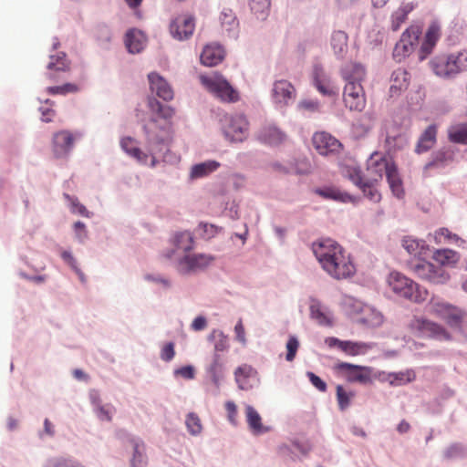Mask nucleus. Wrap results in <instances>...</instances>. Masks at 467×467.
I'll return each instance as SVG.
<instances>
[{
  "instance_id": "f257e3e1",
  "label": "nucleus",
  "mask_w": 467,
  "mask_h": 467,
  "mask_svg": "<svg viewBox=\"0 0 467 467\" xmlns=\"http://www.w3.org/2000/svg\"><path fill=\"white\" fill-rule=\"evenodd\" d=\"M148 107L151 113L156 114L143 126L146 141L150 148V154L143 152L138 146L135 139L124 137L120 140L121 149L130 157L142 164L148 162L150 158V166L154 167L157 159L154 156L156 151H161L167 148L173 139V129L171 119L174 109L170 106L162 105L159 100L150 98L148 100Z\"/></svg>"
},
{
  "instance_id": "f03ea898",
  "label": "nucleus",
  "mask_w": 467,
  "mask_h": 467,
  "mask_svg": "<svg viewBox=\"0 0 467 467\" xmlns=\"http://www.w3.org/2000/svg\"><path fill=\"white\" fill-rule=\"evenodd\" d=\"M313 252L322 269L336 280L353 276L356 267L350 255L336 241L321 239L312 245Z\"/></svg>"
},
{
  "instance_id": "7ed1b4c3",
  "label": "nucleus",
  "mask_w": 467,
  "mask_h": 467,
  "mask_svg": "<svg viewBox=\"0 0 467 467\" xmlns=\"http://www.w3.org/2000/svg\"><path fill=\"white\" fill-rule=\"evenodd\" d=\"M388 284L397 296L415 304L425 302L429 296V292L425 287L399 272L389 274Z\"/></svg>"
},
{
  "instance_id": "20e7f679",
  "label": "nucleus",
  "mask_w": 467,
  "mask_h": 467,
  "mask_svg": "<svg viewBox=\"0 0 467 467\" xmlns=\"http://www.w3.org/2000/svg\"><path fill=\"white\" fill-rule=\"evenodd\" d=\"M430 66L438 77L453 78L460 72L467 70V51L437 56L431 60Z\"/></svg>"
},
{
  "instance_id": "39448f33",
  "label": "nucleus",
  "mask_w": 467,
  "mask_h": 467,
  "mask_svg": "<svg viewBox=\"0 0 467 467\" xmlns=\"http://www.w3.org/2000/svg\"><path fill=\"white\" fill-rule=\"evenodd\" d=\"M428 313L443 320L451 327H460L465 313L460 307L436 296H432L427 306Z\"/></svg>"
},
{
  "instance_id": "423d86ee",
  "label": "nucleus",
  "mask_w": 467,
  "mask_h": 467,
  "mask_svg": "<svg viewBox=\"0 0 467 467\" xmlns=\"http://www.w3.org/2000/svg\"><path fill=\"white\" fill-rule=\"evenodd\" d=\"M409 330L420 337H428L440 340H450L451 335L441 324L424 317L413 316L408 323Z\"/></svg>"
},
{
  "instance_id": "0eeeda50",
  "label": "nucleus",
  "mask_w": 467,
  "mask_h": 467,
  "mask_svg": "<svg viewBox=\"0 0 467 467\" xmlns=\"http://www.w3.org/2000/svg\"><path fill=\"white\" fill-rule=\"evenodd\" d=\"M202 84L222 101L235 102L239 99L238 92L219 73L211 76H200Z\"/></svg>"
},
{
  "instance_id": "6e6552de",
  "label": "nucleus",
  "mask_w": 467,
  "mask_h": 467,
  "mask_svg": "<svg viewBox=\"0 0 467 467\" xmlns=\"http://www.w3.org/2000/svg\"><path fill=\"white\" fill-rule=\"evenodd\" d=\"M414 259L410 263L411 271L419 277L435 285H443L450 279V275L441 266L422 259Z\"/></svg>"
},
{
  "instance_id": "1a4fd4ad",
  "label": "nucleus",
  "mask_w": 467,
  "mask_h": 467,
  "mask_svg": "<svg viewBox=\"0 0 467 467\" xmlns=\"http://www.w3.org/2000/svg\"><path fill=\"white\" fill-rule=\"evenodd\" d=\"M215 257L209 254H188L176 257V269L180 274L188 275L205 270L213 265Z\"/></svg>"
},
{
  "instance_id": "9d476101",
  "label": "nucleus",
  "mask_w": 467,
  "mask_h": 467,
  "mask_svg": "<svg viewBox=\"0 0 467 467\" xmlns=\"http://www.w3.org/2000/svg\"><path fill=\"white\" fill-rule=\"evenodd\" d=\"M334 370L349 383L369 384L372 382V369L369 367L338 362Z\"/></svg>"
},
{
  "instance_id": "9b49d317",
  "label": "nucleus",
  "mask_w": 467,
  "mask_h": 467,
  "mask_svg": "<svg viewBox=\"0 0 467 467\" xmlns=\"http://www.w3.org/2000/svg\"><path fill=\"white\" fill-rule=\"evenodd\" d=\"M421 28L419 26L412 25L407 28L401 35L400 41L396 44L393 50V57L398 61H401L410 56L418 45Z\"/></svg>"
},
{
  "instance_id": "f8f14e48",
  "label": "nucleus",
  "mask_w": 467,
  "mask_h": 467,
  "mask_svg": "<svg viewBox=\"0 0 467 467\" xmlns=\"http://www.w3.org/2000/svg\"><path fill=\"white\" fill-rule=\"evenodd\" d=\"M249 123L243 115L225 117L223 130L225 138L232 142L244 141L248 134Z\"/></svg>"
},
{
  "instance_id": "ddd939ff",
  "label": "nucleus",
  "mask_w": 467,
  "mask_h": 467,
  "mask_svg": "<svg viewBox=\"0 0 467 467\" xmlns=\"http://www.w3.org/2000/svg\"><path fill=\"white\" fill-rule=\"evenodd\" d=\"M343 101L346 108L350 111L361 112L367 104L362 84L358 82L346 83L343 91Z\"/></svg>"
},
{
  "instance_id": "4468645a",
  "label": "nucleus",
  "mask_w": 467,
  "mask_h": 467,
  "mask_svg": "<svg viewBox=\"0 0 467 467\" xmlns=\"http://www.w3.org/2000/svg\"><path fill=\"white\" fill-rule=\"evenodd\" d=\"M395 166L394 162L379 152H374L367 161L368 176L371 182H378Z\"/></svg>"
},
{
  "instance_id": "2eb2a0df",
  "label": "nucleus",
  "mask_w": 467,
  "mask_h": 467,
  "mask_svg": "<svg viewBox=\"0 0 467 467\" xmlns=\"http://www.w3.org/2000/svg\"><path fill=\"white\" fill-rule=\"evenodd\" d=\"M173 248L169 249L163 253V257L171 260L176 264V257H182L183 254H188L193 249V237L189 232L176 233L171 240Z\"/></svg>"
},
{
  "instance_id": "dca6fc26",
  "label": "nucleus",
  "mask_w": 467,
  "mask_h": 467,
  "mask_svg": "<svg viewBox=\"0 0 467 467\" xmlns=\"http://www.w3.org/2000/svg\"><path fill=\"white\" fill-rule=\"evenodd\" d=\"M195 29V20L188 14L177 16L170 24V33L173 38L182 41L190 38Z\"/></svg>"
},
{
  "instance_id": "f3484780",
  "label": "nucleus",
  "mask_w": 467,
  "mask_h": 467,
  "mask_svg": "<svg viewBox=\"0 0 467 467\" xmlns=\"http://www.w3.org/2000/svg\"><path fill=\"white\" fill-rule=\"evenodd\" d=\"M312 142L317 151L324 156L339 152L342 146L338 140L326 131L316 132Z\"/></svg>"
},
{
  "instance_id": "a211bd4d",
  "label": "nucleus",
  "mask_w": 467,
  "mask_h": 467,
  "mask_svg": "<svg viewBox=\"0 0 467 467\" xmlns=\"http://www.w3.org/2000/svg\"><path fill=\"white\" fill-rule=\"evenodd\" d=\"M234 375L238 388L242 390H249L259 382L257 370L246 363L238 366Z\"/></svg>"
},
{
  "instance_id": "6ab92c4d",
  "label": "nucleus",
  "mask_w": 467,
  "mask_h": 467,
  "mask_svg": "<svg viewBox=\"0 0 467 467\" xmlns=\"http://www.w3.org/2000/svg\"><path fill=\"white\" fill-rule=\"evenodd\" d=\"M326 344L329 348H337L348 356H359L366 354L370 348V345L364 342H354L350 340H340L330 337L326 338Z\"/></svg>"
},
{
  "instance_id": "aec40b11",
  "label": "nucleus",
  "mask_w": 467,
  "mask_h": 467,
  "mask_svg": "<svg viewBox=\"0 0 467 467\" xmlns=\"http://www.w3.org/2000/svg\"><path fill=\"white\" fill-rule=\"evenodd\" d=\"M441 36V25L436 21L431 22L425 33L424 39L419 50V57L420 60L425 59L433 51Z\"/></svg>"
},
{
  "instance_id": "412c9836",
  "label": "nucleus",
  "mask_w": 467,
  "mask_h": 467,
  "mask_svg": "<svg viewBox=\"0 0 467 467\" xmlns=\"http://www.w3.org/2000/svg\"><path fill=\"white\" fill-rule=\"evenodd\" d=\"M74 144V137L67 130L57 131L53 135L52 151L56 158L66 157Z\"/></svg>"
},
{
  "instance_id": "4be33fe9",
  "label": "nucleus",
  "mask_w": 467,
  "mask_h": 467,
  "mask_svg": "<svg viewBox=\"0 0 467 467\" xmlns=\"http://www.w3.org/2000/svg\"><path fill=\"white\" fill-rule=\"evenodd\" d=\"M148 79L150 90L156 93L159 98L166 101L173 99L174 93L171 87L161 75L151 72L148 75Z\"/></svg>"
},
{
  "instance_id": "5701e85b",
  "label": "nucleus",
  "mask_w": 467,
  "mask_h": 467,
  "mask_svg": "<svg viewBox=\"0 0 467 467\" xmlns=\"http://www.w3.org/2000/svg\"><path fill=\"white\" fill-rule=\"evenodd\" d=\"M225 52L220 45H207L201 54V62L204 66L213 67L221 63L224 58Z\"/></svg>"
},
{
  "instance_id": "b1692460",
  "label": "nucleus",
  "mask_w": 467,
  "mask_h": 467,
  "mask_svg": "<svg viewBox=\"0 0 467 467\" xmlns=\"http://www.w3.org/2000/svg\"><path fill=\"white\" fill-rule=\"evenodd\" d=\"M295 94V88L286 80L275 81L273 88V99L275 103L286 105Z\"/></svg>"
},
{
  "instance_id": "393cba45",
  "label": "nucleus",
  "mask_w": 467,
  "mask_h": 467,
  "mask_svg": "<svg viewBox=\"0 0 467 467\" xmlns=\"http://www.w3.org/2000/svg\"><path fill=\"white\" fill-rule=\"evenodd\" d=\"M224 360L221 354L213 353L210 363L206 367V372L212 382L218 388L223 378Z\"/></svg>"
},
{
  "instance_id": "a878e982",
  "label": "nucleus",
  "mask_w": 467,
  "mask_h": 467,
  "mask_svg": "<svg viewBox=\"0 0 467 467\" xmlns=\"http://www.w3.org/2000/svg\"><path fill=\"white\" fill-rule=\"evenodd\" d=\"M285 134L273 125L264 126L258 133V139L269 145H279L285 140Z\"/></svg>"
},
{
  "instance_id": "bb28decb",
  "label": "nucleus",
  "mask_w": 467,
  "mask_h": 467,
  "mask_svg": "<svg viewBox=\"0 0 467 467\" xmlns=\"http://www.w3.org/2000/svg\"><path fill=\"white\" fill-rule=\"evenodd\" d=\"M402 246L410 254L413 255L415 259L424 257L429 252V246L426 244L425 241L418 240L411 236L403 238Z\"/></svg>"
},
{
  "instance_id": "cd10ccee",
  "label": "nucleus",
  "mask_w": 467,
  "mask_h": 467,
  "mask_svg": "<svg viewBox=\"0 0 467 467\" xmlns=\"http://www.w3.org/2000/svg\"><path fill=\"white\" fill-rule=\"evenodd\" d=\"M410 73L405 68L399 67L394 70L390 79L391 96L398 95L400 91L407 89L410 84Z\"/></svg>"
},
{
  "instance_id": "c85d7f7f",
  "label": "nucleus",
  "mask_w": 467,
  "mask_h": 467,
  "mask_svg": "<svg viewBox=\"0 0 467 467\" xmlns=\"http://www.w3.org/2000/svg\"><path fill=\"white\" fill-rule=\"evenodd\" d=\"M452 161V154L447 150H439L434 153L432 160L425 164L423 168V176L430 177L431 170L442 169L445 165Z\"/></svg>"
},
{
  "instance_id": "c756f323",
  "label": "nucleus",
  "mask_w": 467,
  "mask_h": 467,
  "mask_svg": "<svg viewBox=\"0 0 467 467\" xmlns=\"http://www.w3.org/2000/svg\"><path fill=\"white\" fill-rule=\"evenodd\" d=\"M125 44L129 52L140 53L145 47L146 36L141 31L131 29L126 34Z\"/></svg>"
},
{
  "instance_id": "7c9ffc66",
  "label": "nucleus",
  "mask_w": 467,
  "mask_h": 467,
  "mask_svg": "<svg viewBox=\"0 0 467 467\" xmlns=\"http://www.w3.org/2000/svg\"><path fill=\"white\" fill-rule=\"evenodd\" d=\"M342 77L346 83L358 82L361 84L365 79L366 70L360 64L349 63L342 68Z\"/></svg>"
},
{
  "instance_id": "2f4dec72",
  "label": "nucleus",
  "mask_w": 467,
  "mask_h": 467,
  "mask_svg": "<svg viewBox=\"0 0 467 467\" xmlns=\"http://www.w3.org/2000/svg\"><path fill=\"white\" fill-rule=\"evenodd\" d=\"M314 85L323 95H333L336 93L330 78L322 68L316 67L314 71Z\"/></svg>"
},
{
  "instance_id": "473e14b6",
  "label": "nucleus",
  "mask_w": 467,
  "mask_h": 467,
  "mask_svg": "<svg viewBox=\"0 0 467 467\" xmlns=\"http://www.w3.org/2000/svg\"><path fill=\"white\" fill-rule=\"evenodd\" d=\"M437 127L430 125L421 134L417 146L416 152L422 153L431 150L436 143Z\"/></svg>"
},
{
  "instance_id": "72a5a7b5",
  "label": "nucleus",
  "mask_w": 467,
  "mask_h": 467,
  "mask_svg": "<svg viewBox=\"0 0 467 467\" xmlns=\"http://www.w3.org/2000/svg\"><path fill=\"white\" fill-rule=\"evenodd\" d=\"M245 416L247 424L253 433L261 434L268 431V429L263 425L261 416L252 406L247 405L245 407Z\"/></svg>"
},
{
  "instance_id": "f704fd0d",
  "label": "nucleus",
  "mask_w": 467,
  "mask_h": 467,
  "mask_svg": "<svg viewBox=\"0 0 467 467\" xmlns=\"http://www.w3.org/2000/svg\"><path fill=\"white\" fill-rule=\"evenodd\" d=\"M414 9L412 3L402 4L391 16V28L393 31L400 29L401 25L407 20L408 15Z\"/></svg>"
},
{
  "instance_id": "c9c22d12",
  "label": "nucleus",
  "mask_w": 467,
  "mask_h": 467,
  "mask_svg": "<svg viewBox=\"0 0 467 467\" xmlns=\"http://www.w3.org/2000/svg\"><path fill=\"white\" fill-rule=\"evenodd\" d=\"M310 316L321 326H331L332 320L329 314L324 310L321 303L317 300H312L310 306Z\"/></svg>"
},
{
  "instance_id": "e433bc0d",
  "label": "nucleus",
  "mask_w": 467,
  "mask_h": 467,
  "mask_svg": "<svg viewBox=\"0 0 467 467\" xmlns=\"http://www.w3.org/2000/svg\"><path fill=\"white\" fill-rule=\"evenodd\" d=\"M448 139L451 142L467 145V122L450 126Z\"/></svg>"
},
{
  "instance_id": "4c0bfd02",
  "label": "nucleus",
  "mask_w": 467,
  "mask_h": 467,
  "mask_svg": "<svg viewBox=\"0 0 467 467\" xmlns=\"http://www.w3.org/2000/svg\"><path fill=\"white\" fill-rule=\"evenodd\" d=\"M220 167V163L216 161H207L195 164L191 170V178L199 179L209 175Z\"/></svg>"
},
{
  "instance_id": "58836bf2",
  "label": "nucleus",
  "mask_w": 467,
  "mask_h": 467,
  "mask_svg": "<svg viewBox=\"0 0 467 467\" xmlns=\"http://www.w3.org/2000/svg\"><path fill=\"white\" fill-rule=\"evenodd\" d=\"M331 46L335 55L343 57L348 50V35L344 31H335L331 36Z\"/></svg>"
},
{
  "instance_id": "ea45409f",
  "label": "nucleus",
  "mask_w": 467,
  "mask_h": 467,
  "mask_svg": "<svg viewBox=\"0 0 467 467\" xmlns=\"http://www.w3.org/2000/svg\"><path fill=\"white\" fill-rule=\"evenodd\" d=\"M433 259L442 267L443 265L456 264L459 260V255L451 249H439L434 252Z\"/></svg>"
},
{
  "instance_id": "a19ab883",
  "label": "nucleus",
  "mask_w": 467,
  "mask_h": 467,
  "mask_svg": "<svg viewBox=\"0 0 467 467\" xmlns=\"http://www.w3.org/2000/svg\"><path fill=\"white\" fill-rule=\"evenodd\" d=\"M355 395V391L347 389L341 385H337L336 388V396L339 409L341 410H347Z\"/></svg>"
},
{
  "instance_id": "79ce46f5",
  "label": "nucleus",
  "mask_w": 467,
  "mask_h": 467,
  "mask_svg": "<svg viewBox=\"0 0 467 467\" xmlns=\"http://www.w3.org/2000/svg\"><path fill=\"white\" fill-rule=\"evenodd\" d=\"M386 177L394 195L400 198L403 195V188L396 165L388 172Z\"/></svg>"
},
{
  "instance_id": "37998d69",
  "label": "nucleus",
  "mask_w": 467,
  "mask_h": 467,
  "mask_svg": "<svg viewBox=\"0 0 467 467\" xmlns=\"http://www.w3.org/2000/svg\"><path fill=\"white\" fill-rule=\"evenodd\" d=\"M208 338L214 341L213 353L220 354V352L226 351L229 348L228 337L223 331L213 330Z\"/></svg>"
},
{
  "instance_id": "c03bdc74",
  "label": "nucleus",
  "mask_w": 467,
  "mask_h": 467,
  "mask_svg": "<svg viewBox=\"0 0 467 467\" xmlns=\"http://www.w3.org/2000/svg\"><path fill=\"white\" fill-rule=\"evenodd\" d=\"M252 12L257 18L265 19L270 9V0H249Z\"/></svg>"
},
{
  "instance_id": "a18cd8bd",
  "label": "nucleus",
  "mask_w": 467,
  "mask_h": 467,
  "mask_svg": "<svg viewBox=\"0 0 467 467\" xmlns=\"http://www.w3.org/2000/svg\"><path fill=\"white\" fill-rule=\"evenodd\" d=\"M49 70L65 71L68 68V63L65 53H59L56 56H50V61L47 64Z\"/></svg>"
},
{
  "instance_id": "49530a36",
  "label": "nucleus",
  "mask_w": 467,
  "mask_h": 467,
  "mask_svg": "<svg viewBox=\"0 0 467 467\" xmlns=\"http://www.w3.org/2000/svg\"><path fill=\"white\" fill-rule=\"evenodd\" d=\"M221 24L226 31L231 32L238 26L235 15L230 9L223 10L220 16Z\"/></svg>"
},
{
  "instance_id": "de8ad7c7",
  "label": "nucleus",
  "mask_w": 467,
  "mask_h": 467,
  "mask_svg": "<svg viewBox=\"0 0 467 467\" xmlns=\"http://www.w3.org/2000/svg\"><path fill=\"white\" fill-rule=\"evenodd\" d=\"M416 375L413 370H407L405 372H399L389 375L390 384L402 385L411 382L415 379Z\"/></svg>"
},
{
  "instance_id": "09e8293b",
  "label": "nucleus",
  "mask_w": 467,
  "mask_h": 467,
  "mask_svg": "<svg viewBox=\"0 0 467 467\" xmlns=\"http://www.w3.org/2000/svg\"><path fill=\"white\" fill-rule=\"evenodd\" d=\"M459 237L451 233L447 228H441L434 234V241L436 244H441L444 243L457 242Z\"/></svg>"
},
{
  "instance_id": "8fccbe9b",
  "label": "nucleus",
  "mask_w": 467,
  "mask_h": 467,
  "mask_svg": "<svg viewBox=\"0 0 467 467\" xmlns=\"http://www.w3.org/2000/svg\"><path fill=\"white\" fill-rule=\"evenodd\" d=\"M186 427L192 435L201 433L202 426L200 418L195 413H189L186 417Z\"/></svg>"
},
{
  "instance_id": "3c124183",
  "label": "nucleus",
  "mask_w": 467,
  "mask_h": 467,
  "mask_svg": "<svg viewBox=\"0 0 467 467\" xmlns=\"http://www.w3.org/2000/svg\"><path fill=\"white\" fill-rule=\"evenodd\" d=\"M79 90L76 84L67 83L62 86L48 87L47 92L50 95H66L67 93H75Z\"/></svg>"
},
{
  "instance_id": "603ef678",
  "label": "nucleus",
  "mask_w": 467,
  "mask_h": 467,
  "mask_svg": "<svg viewBox=\"0 0 467 467\" xmlns=\"http://www.w3.org/2000/svg\"><path fill=\"white\" fill-rule=\"evenodd\" d=\"M65 199L70 203V210L73 213L79 214L84 217H90L89 212L81 204L77 198L70 196L67 193L64 194Z\"/></svg>"
},
{
  "instance_id": "864d4df0",
  "label": "nucleus",
  "mask_w": 467,
  "mask_h": 467,
  "mask_svg": "<svg viewBox=\"0 0 467 467\" xmlns=\"http://www.w3.org/2000/svg\"><path fill=\"white\" fill-rule=\"evenodd\" d=\"M198 228L201 231V236L207 240L213 238L222 231L221 227L206 223H201Z\"/></svg>"
},
{
  "instance_id": "5fc2aeb1",
  "label": "nucleus",
  "mask_w": 467,
  "mask_h": 467,
  "mask_svg": "<svg viewBox=\"0 0 467 467\" xmlns=\"http://www.w3.org/2000/svg\"><path fill=\"white\" fill-rule=\"evenodd\" d=\"M145 455L142 444L135 443L133 447V456L131 459V467H142L145 464Z\"/></svg>"
},
{
  "instance_id": "6e6d98bb",
  "label": "nucleus",
  "mask_w": 467,
  "mask_h": 467,
  "mask_svg": "<svg viewBox=\"0 0 467 467\" xmlns=\"http://www.w3.org/2000/svg\"><path fill=\"white\" fill-rule=\"evenodd\" d=\"M299 348V342L294 336L289 337L286 343V355L285 359L289 362L293 361L296 358V352Z\"/></svg>"
},
{
  "instance_id": "4d7b16f0",
  "label": "nucleus",
  "mask_w": 467,
  "mask_h": 467,
  "mask_svg": "<svg viewBox=\"0 0 467 467\" xmlns=\"http://www.w3.org/2000/svg\"><path fill=\"white\" fill-rule=\"evenodd\" d=\"M360 189L362 190L363 193L371 201L375 202H378L380 201V193L379 192V191L371 184V183H368V182H365L362 184V186L360 187Z\"/></svg>"
},
{
  "instance_id": "13d9d810",
  "label": "nucleus",
  "mask_w": 467,
  "mask_h": 467,
  "mask_svg": "<svg viewBox=\"0 0 467 467\" xmlns=\"http://www.w3.org/2000/svg\"><path fill=\"white\" fill-rule=\"evenodd\" d=\"M225 410L227 412V418L229 421L235 425L237 423V406L232 400H228L225 402Z\"/></svg>"
},
{
  "instance_id": "bf43d9fd",
  "label": "nucleus",
  "mask_w": 467,
  "mask_h": 467,
  "mask_svg": "<svg viewBox=\"0 0 467 467\" xmlns=\"http://www.w3.org/2000/svg\"><path fill=\"white\" fill-rule=\"evenodd\" d=\"M306 376L309 381L312 383V385L319 391L325 392L327 390L326 382L323 379H321L318 376H317L315 373L308 371L306 373Z\"/></svg>"
},
{
  "instance_id": "052dcab7",
  "label": "nucleus",
  "mask_w": 467,
  "mask_h": 467,
  "mask_svg": "<svg viewBox=\"0 0 467 467\" xmlns=\"http://www.w3.org/2000/svg\"><path fill=\"white\" fill-rule=\"evenodd\" d=\"M175 356L174 344L172 342L164 345L161 351V358L166 362L171 361Z\"/></svg>"
},
{
  "instance_id": "680f3d73",
  "label": "nucleus",
  "mask_w": 467,
  "mask_h": 467,
  "mask_svg": "<svg viewBox=\"0 0 467 467\" xmlns=\"http://www.w3.org/2000/svg\"><path fill=\"white\" fill-rule=\"evenodd\" d=\"M348 178L359 188L362 186L363 182L361 171L357 168H348Z\"/></svg>"
},
{
  "instance_id": "e2e57ef3",
  "label": "nucleus",
  "mask_w": 467,
  "mask_h": 467,
  "mask_svg": "<svg viewBox=\"0 0 467 467\" xmlns=\"http://www.w3.org/2000/svg\"><path fill=\"white\" fill-rule=\"evenodd\" d=\"M175 375L181 376L186 379H192L195 376L194 368L191 365L182 367L175 370Z\"/></svg>"
},
{
  "instance_id": "0e129e2a",
  "label": "nucleus",
  "mask_w": 467,
  "mask_h": 467,
  "mask_svg": "<svg viewBox=\"0 0 467 467\" xmlns=\"http://www.w3.org/2000/svg\"><path fill=\"white\" fill-rule=\"evenodd\" d=\"M234 333L236 340L242 343L243 345H245L246 343V337H245V330L244 327L243 325L242 319H239L234 327Z\"/></svg>"
},
{
  "instance_id": "69168bd1",
  "label": "nucleus",
  "mask_w": 467,
  "mask_h": 467,
  "mask_svg": "<svg viewBox=\"0 0 467 467\" xmlns=\"http://www.w3.org/2000/svg\"><path fill=\"white\" fill-rule=\"evenodd\" d=\"M74 231L79 242H84L88 236L86 225L82 222H76L74 223Z\"/></svg>"
},
{
  "instance_id": "338daca9",
  "label": "nucleus",
  "mask_w": 467,
  "mask_h": 467,
  "mask_svg": "<svg viewBox=\"0 0 467 467\" xmlns=\"http://www.w3.org/2000/svg\"><path fill=\"white\" fill-rule=\"evenodd\" d=\"M300 109L307 111H317L319 109V104L317 101L311 99H305L299 103Z\"/></svg>"
},
{
  "instance_id": "774afa93",
  "label": "nucleus",
  "mask_w": 467,
  "mask_h": 467,
  "mask_svg": "<svg viewBox=\"0 0 467 467\" xmlns=\"http://www.w3.org/2000/svg\"><path fill=\"white\" fill-rule=\"evenodd\" d=\"M317 194L327 199H340V193L334 189L317 190Z\"/></svg>"
}]
</instances>
